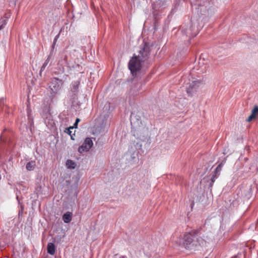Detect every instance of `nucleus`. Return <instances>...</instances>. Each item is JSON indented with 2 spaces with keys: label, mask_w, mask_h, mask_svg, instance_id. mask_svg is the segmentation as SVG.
I'll list each match as a JSON object with an SVG mask.
<instances>
[{
  "label": "nucleus",
  "mask_w": 258,
  "mask_h": 258,
  "mask_svg": "<svg viewBox=\"0 0 258 258\" xmlns=\"http://www.w3.org/2000/svg\"><path fill=\"white\" fill-rule=\"evenodd\" d=\"M216 178V173H215V175H214L213 176V177L211 179V182L210 183V186H212L213 185V184L215 182Z\"/></svg>",
  "instance_id": "nucleus-14"
},
{
  "label": "nucleus",
  "mask_w": 258,
  "mask_h": 258,
  "mask_svg": "<svg viewBox=\"0 0 258 258\" xmlns=\"http://www.w3.org/2000/svg\"><path fill=\"white\" fill-rule=\"evenodd\" d=\"M4 26H3V25H1L0 26V30L2 29L3 28Z\"/></svg>",
  "instance_id": "nucleus-19"
},
{
  "label": "nucleus",
  "mask_w": 258,
  "mask_h": 258,
  "mask_svg": "<svg viewBox=\"0 0 258 258\" xmlns=\"http://www.w3.org/2000/svg\"><path fill=\"white\" fill-rule=\"evenodd\" d=\"M199 231L198 230H192L190 232L186 233L184 236L185 242H192L197 237Z\"/></svg>",
  "instance_id": "nucleus-4"
},
{
  "label": "nucleus",
  "mask_w": 258,
  "mask_h": 258,
  "mask_svg": "<svg viewBox=\"0 0 258 258\" xmlns=\"http://www.w3.org/2000/svg\"><path fill=\"white\" fill-rule=\"evenodd\" d=\"M35 165V162L34 161H31L27 163L26 168L28 170L32 171L34 169Z\"/></svg>",
  "instance_id": "nucleus-9"
},
{
  "label": "nucleus",
  "mask_w": 258,
  "mask_h": 258,
  "mask_svg": "<svg viewBox=\"0 0 258 258\" xmlns=\"http://www.w3.org/2000/svg\"><path fill=\"white\" fill-rule=\"evenodd\" d=\"M258 117V106L255 105L253 107L251 111V114L246 119L247 122H250L252 120L255 119Z\"/></svg>",
  "instance_id": "nucleus-5"
},
{
  "label": "nucleus",
  "mask_w": 258,
  "mask_h": 258,
  "mask_svg": "<svg viewBox=\"0 0 258 258\" xmlns=\"http://www.w3.org/2000/svg\"><path fill=\"white\" fill-rule=\"evenodd\" d=\"M63 85V81L57 78H53L51 79L49 86L51 97H54L59 92Z\"/></svg>",
  "instance_id": "nucleus-2"
},
{
  "label": "nucleus",
  "mask_w": 258,
  "mask_h": 258,
  "mask_svg": "<svg viewBox=\"0 0 258 258\" xmlns=\"http://www.w3.org/2000/svg\"><path fill=\"white\" fill-rule=\"evenodd\" d=\"M72 213L70 212L66 213L62 216V219L64 222L66 223H70L72 220Z\"/></svg>",
  "instance_id": "nucleus-7"
},
{
  "label": "nucleus",
  "mask_w": 258,
  "mask_h": 258,
  "mask_svg": "<svg viewBox=\"0 0 258 258\" xmlns=\"http://www.w3.org/2000/svg\"><path fill=\"white\" fill-rule=\"evenodd\" d=\"M150 52V46L147 43H144L141 47L138 54H134L128 63V68L133 75L141 69L142 62L148 60Z\"/></svg>",
  "instance_id": "nucleus-1"
},
{
  "label": "nucleus",
  "mask_w": 258,
  "mask_h": 258,
  "mask_svg": "<svg viewBox=\"0 0 258 258\" xmlns=\"http://www.w3.org/2000/svg\"><path fill=\"white\" fill-rule=\"evenodd\" d=\"M49 61H50V57L48 56L47 57V58L46 59V60L45 61L43 66H42V67L41 68V72L43 71L45 69V67L47 66V65L49 63Z\"/></svg>",
  "instance_id": "nucleus-13"
},
{
  "label": "nucleus",
  "mask_w": 258,
  "mask_h": 258,
  "mask_svg": "<svg viewBox=\"0 0 258 258\" xmlns=\"http://www.w3.org/2000/svg\"><path fill=\"white\" fill-rule=\"evenodd\" d=\"M93 142L91 138H87L83 144L79 147L78 151L80 153L88 151L93 146Z\"/></svg>",
  "instance_id": "nucleus-3"
},
{
  "label": "nucleus",
  "mask_w": 258,
  "mask_h": 258,
  "mask_svg": "<svg viewBox=\"0 0 258 258\" xmlns=\"http://www.w3.org/2000/svg\"><path fill=\"white\" fill-rule=\"evenodd\" d=\"M80 121V119L77 118L76 120V121L73 126H74V128H77L78 124Z\"/></svg>",
  "instance_id": "nucleus-15"
},
{
  "label": "nucleus",
  "mask_w": 258,
  "mask_h": 258,
  "mask_svg": "<svg viewBox=\"0 0 258 258\" xmlns=\"http://www.w3.org/2000/svg\"><path fill=\"white\" fill-rule=\"evenodd\" d=\"M74 128V126H70L68 128H66L64 131L65 133H66L67 134L70 135L71 139L73 140H74L75 139L74 138L73 135L72 134V132L71 131V130L73 129Z\"/></svg>",
  "instance_id": "nucleus-11"
},
{
  "label": "nucleus",
  "mask_w": 258,
  "mask_h": 258,
  "mask_svg": "<svg viewBox=\"0 0 258 258\" xmlns=\"http://www.w3.org/2000/svg\"><path fill=\"white\" fill-rule=\"evenodd\" d=\"M80 85L79 81H75L72 83V87L71 90V92L73 95H76L79 92V87Z\"/></svg>",
  "instance_id": "nucleus-6"
},
{
  "label": "nucleus",
  "mask_w": 258,
  "mask_h": 258,
  "mask_svg": "<svg viewBox=\"0 0 258 258\" xmlns=\"http://www.w3.org/2000/svg\"><path fill=\"white\" fill-rule=\"evenodd\" d=\"M66 166L69 168L74 169L76 167V164L73 161L68 160L66 162Z\"/></svg>",
  "instance_id": "nucleus-10"
},
{
  "label": "nucleus",
  "mask_w": 258,
  "mask_h": 258,
  "mask_svg": "<svg viewBox=\"0 0 258 258\" xmlns=\"http://www.w3.org/2000/svg\"><path fill=\"white\" fill-rule=\"evenodd\" d=\"M221 166H222V164H220L216 168V172H219L221 170Z\"/></svg>",
  "instance_id": "nucleus-16"
},
{
  "label": "nucleus",
  "mask_w": 258,
  "mask_h": 258,
  "mask_svg": "<svg viewBox=\"0 0 258 258\" xmlns=\"http://www.w3.org/2000/svg\"><path fill=\"white\" fill-rule=\"evenodd\" d=\"M114 258H121V257L118 255H115Z\"/></svg>",
  "instance_id": "nucleus-18"
},
{
  "label": "nucleus",
  "mask_w": 258,
  "mask_h": 258,
  "mask_svg": "<svg viewBox=\"0 0 258 258\" xmlns=\"http://www.w3.org/2000/svg\"><path fill=\"white\" fill-rule=\"evenodd\" d=\"M192 243L189 242V243H183L184 244V246L187 248H189V246Z\"/></svg>",
  "instance_id": "nucleus-17"
},
{
  "label": "nucleus",
  "mask_w": 258,
  "mask_h": 258,
  "mask_svg": "<svg viewBox=\"0 0 258 258\" xmlns=\"http://www.w3.org/2000/svg\"><path fill=\"white\" fill-rule=\"evenodd\" d=\"M200 82H198V81H194V82H192L191 85H190L189 86V88H187V93L188 94H191V91H190V88H191V89H192V88L197 85V84H199Z\"/></svg>",
  "instance_id": "nucleus-12"
},
{
  "label": "nucleus",
  "mask_w": 258,
  "mask_h": 258,
  "mask_svg": "<svg viewBox=\"0 0 258 258\" xmlns=\"http://www.w3.org/2000/svg\"><path fill=\"white\" fill-rule=\"evenodd\" d=\"M47 252L51 255H53L55 252V247L53 243H48L47 245Z\"/></svg>",
  "instance_id": "nucleus-8"
}]
</instances>
